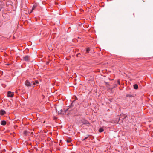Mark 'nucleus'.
<instances>
[{"instance_id": "18", "label": "nucleus", "mask_w": 153, "mask_h": 153, "mask_svg": "<svg viewBox=\"0 0 153 153\" xmlns=\"http://www.w3.org/2000/svg\"><path fill=\"white\" fill-rule=\"evenodd\" d=\"M67 141L68 143H69L71 141L70 140H67Z\"/></svg>"}, {"instance_id": "3", "label": "nucleus", "mask_w": 153, "mask_h": 153, "mask_svg": "<svg viewBox=\"0 0 153 153\" xmlns=\"http://www.w3.org/2000/svg\"><path fill=\"white\" fill-rule=\"evenodd\" d=\"M13 93L11 91H8L7 94V96L8 97H12L13 96Z\"/></svg>"}, {"instance_id": "13", "label": "nucleus", "mask_w": 153, "mask_h": 153, "mask_svg": "<svg viewBox=\"0 0 153 153\" xmlns=\"http://www.w3.org/2000/svg\"><path fill=\"white\" fill-rule=\"evenodd\" d=\"M36 7V5H34L32 8V10H34Z\"/></svg>"}, {"instance_id": "5", "label": "nucleus", "mask_w": 153, "mask_h": 153, "mask_svg": "<svg viewBox=\"0 0 153 153\" xmlns=\"http://www.w3.org/2000/svg\"><path fill=\"white\" fill-rule=\"evenodd\" d=\"M105 85L109 89L112 90L113 88H115V87H114L113 88H110L109 87V86H110V85L108 82H105Z\"/></svg>"}, {"instance_id": "8", "label": "nucleus", "mask_w": 153, "mask_h": 153, "mask_svg": "<svg viewBox=\"0 0 153 153\" xmlns=\"http://www.w3.org/2000/svg\"><path fill=\"white\" fill-rule=\"evenodd\" d=\"M82 123L83 124H88V122L87 120H84L82 121Z\"/></svg>"}, {"instance_id": "1", "label": "nucleus", "mask_w": 153, "mask_h": 153, "mask_svg": "<svg viewBox=\"0 0 153 153\" xmlns=\"http://www.w3.org/2000/svg\"><path fill=\"white\" fill-rule=\"evenodd\" d=\"M127 115L124 114H121L120 116V117L119 118H116L117 119V121H119L120 118H121L122 119H123L127 117Z\"/></svg>"}, {"instance_id": "6", "label": "nucleus", "mask_w": 153, "mask_h": 153, "mask_svg": "<svg viewBox=\"0 0 153 153\" xmlns=\"http://www.w3.org/2000/svg\"><path fill=\"white\" fill-rule=\"evenodd\" d=\"M25 85L27 86H30L31 84L28 80H27L25 83Z\"/></svg>"}, {"instance_id": "7", "label": "nucleus", "mask_w": 153, "mask_h": 153, "mask_svg": "<svg viewBox=\"0 0 153 153\" xmlns=\"http://www.w3.org/2000/svg\"><path fill=\"white\" fill-rule=\"evenodd\" d=\"M6 124V122L5 121L3 120L1 122V124L2 125L4 126Z\"/></svg>"}, {"instance_id": "11", "label": "nucleus", "mask_w": 153, "mask_h": 153, "mask_svg": "<svg viewBox=\"0 0 153 153\" xmlns=\"http://www.w3.org/2000/svg\"><path fill=\"white\" fill-rule=\"evenodd\" d=\"M39 83V82L38 81H36L35 83H33L34 85H36V84H38Z\"/></svg>"}, {"instance_id": "2", "label": "nucleus", "mask_w": 153, "mask_h": 153, "mask_svg": "<svg viewBox=\"0 0 153 153\" xmlns=\"http://www.w3.org/2000/svg\"><path fill=\"white\" fill-rule=\"evenodd\" d=\"M22 59L25 61H28L30 60V56L28 55H25L23 57Z\"/></svg>"}, {"instance_id": "10", "label": "nucleus", "mask_w": 153, "mask_h": 153, "mask_svg": "<svg viewBox=\"0 0 153 153\" xmlns=\"http://www.w3.org/2000/svg\"><path fill=\"white\" fill-rule=\"evenodd\" d=\"M104 131L103 129L102 128H100L99 129V131L100 132H103Z\"/></svg>"}, {"instance_id": "4", "label": "nucleus", "mask_w": 153, "mask_h": 153, "mask_svg": "<svg viewBox=\"0 0 153 153\" xmlns=\"http://www.w3.org/2000/svg\"><path fill=\"white\" fill-rule=\"evenodd\" d=\"M6 114L5 111L3 110H1L0 111V114L1 115L5 114Z\"/></svg>"}, {"instance_id": "17", "label": "nucleus", "mask_w": 153, "mask_h": 153, "mask_svg": "<svg viewBox=\"0 0 153 153\" xmlns=\"http://www.w3.org/2000/svg\"><path fill=\"white\" fill-rule=\"evenodd\" d=\"M88 137H85L84 139H83L82 140V141H84L85 140V139H87V138H88Z\"/></svg>"}, {"instance_id": "9", "label": "nucleus", "mask_w": 153, "mask_h": 153, "mask_svg": "<svg viewBox=\"0 0 153 153\" xmlns=\"http://www.w3.org/2000/svg\"><path fill=\"white\" fill-rule=\"evenodd\" d=\"M134 89H137L138 88V86L137 84H135L134 85Z\"/></svg>"}, {"instance_id": "12", "label": "nucleus", "mask_w": 153, "mask_h": 153, "mask_svg": "<svg viewBox=\"0 0 153 153\" xmlns=\"http://www.w3.org/2000/svg\"><path fill=\"white\" fill-rule=\"evenodd\" d=\"M126 96L128 97H132V96L130 94H127L126 95Z\"/></svg>"}, {"instance_id": "14", "label": "nucleus", "mask_w": 153, "mask_h": 153, "mask_svg": "<svg viewBox=\"0 0 153 153\" xmlns=\"http://www.w3.org/2000/svg\"><path fill=\"white\" fill-rule=\"evenodd\" d=\"M90 51V49L89 48H87L86 50V53H88Z\"/></svg>"}, {"instance_id": "16", "label": "nucleus", "mask_w": 153, "mask_h": 153, "mask_svg": "<svg viewBox=\"0 0 153 153\" xmlns=\"http://www.w3.org/2000/svg\"><path fill=\"white\" fill-rule=\"evenodd\" d=\"M117 83L119 84V85H120V80H118L117 81Z\"/></svg>"}, {"instance_id": "15", "label": "nucleus", "mask_w": 153, "mask_h": 153, "mask_svg": "<svg viewBox=\"0 0 153 153\" xmlns=\"http://www.w3.org/2000/svg\"><path fill=\"white\" fill-rule=\"evenodd\" d=\"M68 111H70V110L69 109V108H68V109L66 110L65 111V113H66V112Z\"/></svg>"}]
</instances>
